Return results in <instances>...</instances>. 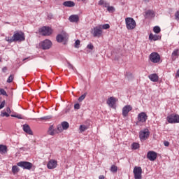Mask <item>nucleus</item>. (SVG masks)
<instances>
[{"mask_svg": "<svg viewBox=\"0 0 179 179\" xmlns=\"http://www.w3.org/2000/svg\"><path fill=\"white\" fill-rule=\"evenodd\" d=\"M5 40L8 41L9 44H10V43H15V41H24V34L22 31H15L11 38L6 36Z\"/></svg>", "mask_w": 179, "mask_h": 179, "instance_id": "1", "label": "nucleus"}, {"mask_svg": "<svg viewBox=\"0 0 179 179\" xmlns=\"http://www.w3.org/2000/svg\"><path fill=\"white\" fill-rule=\"evenodd\" d=\"M125 23L127 30H134L136 27V22L132 17H126Z\"/></svg>", "mask_w": 179, "mask_h": 179, "instance_id": "2", "label": "nucleus"}, {"mask_svg": "<svg viewBox=\"0 0 179 179\" xmlns=\"http://www.w3.org/2000/svg\"><path fill=\"white\" fill-rule=\"evenodd\" d=\"M150 135V131H149V129H144L143 130H141L139 131L140 141L141 142H143L147 139H149Z\"/></svg>", "mask_w": 179, "mask_h": 179, "instance_id": "3", "label": "nucleus"}, {"mask_svg": "<svg viewBox=\"0 0 179 179\" xmlns=\"http://www.w3.org/2000/svg\"><path fill=\"white\" fill-rule=\"evenodd\" d=\"M93 37H97L100 38L101 35L103 34V30L101 29V27H95L92 29L91 31Z\"/></svg>", "mask_w": 179, "mask_h": 179, "instance_id": "4", "label": "nucleus"}, {"mask_svg": "<svg viewBox=\"0 0 179 179\" xmlns=\"http://www.w3.org/2000/svg\"><path fill=\"white\" fill-rule=\"evenodd\" d=\"M17 166H18V167L24 169V170H31V168L33 167V164L29 162H20L17 164Z\"/></svg>", "mask_w": 179, "mask_h": 179, "instance_id": "5", "label": "nucleus"}, {"mask_svg": "<svg viewBox=\"0 0 179 179\" xmlns=\"http://www.w3.org/2000/svg\"><path fill=\"white\" fill-rule=\"evenodd\" d=\"M149 58L151 62H153V64H157L158 62H160V55L156 52H152L150 55Z\"/></svg>", "mask_w": 179, "mask_h": 179, "instance_id": "6", "label": "nucleus"}, {"mask_svg": "<svg viewBox=\"0 0 179 179\" xmlns=\"http://www.w3.org/2000/svg\"><path fill=\"white\" fill-rule=\"evenodd\" d=\"M135 179H142V168L140 166H135L133 170Z\"/></svg>", "mask_w": 179, "mask_h": 179, "instance_id": "7", "label": "nucleus"}, {"mask_svg": "<svg viewBox=\"0 0 179 179\" xmlns=\"http://www.w3.org/2000/svg\"><path fill=\"white\" fill-rule=\"evenodd\" d=\"M168 122L169 124H178L179 122V115L172 114L167 117Z\"/></svg>", "mask_w": 179, "mask_h": 179, "instance_id": "8", "label": "nucleus"}, {"mask_svg": "<svg viewBox=\"0 0 179 179\" xmlns=\"http://www.w3.org/2000/svg\"><path fill=\"white\" fill-rule=\"evenodd\" d=\"M40 45L42 50H50V48H51V45H52V43L51 42V41L46 39L42 41L40 43Z\"/></svg>", "mask_w": 179, "mask_h": 179, "instance_id": "9", "label": "nucleus"}, {"mask_svg": "<svg viewBox=\"0 0 179 179\" xmlns=\"http://www.w3.org/2000/svg\"><path fill=\"white\" fill-rule=\"evenodd\" d=\"M42 36H50L52 34V29L48 27H43L39 29Z\"/></svg>", "mask_w": 179, "mask_h": 179, "instance_id": "10", "label": "nucleus"}, {"mask_svg": "<svg viewBox=\"0 0 179 179\" xmlns=\"http://www.w3.org/2000/svg\"><path fill=\"white\" fill-rule=\"evenodd\" d=\"M148 120V115L145 112H141L138 115V121L139 122H146Z\"/></svg>", "mask_w": 179, "mask_h": 179, "instance_id": "11", "label": "nucleus"}, {"mask_svg": "<svg viewBox=\"0 0 179 179\" xmlns=\"http://www.w3.org/2000/svg\"><path fill=\"white\" fill-rule=\"evenodd\" d=\"M57 166H58V162L55 159H50L47 164V167L49 170L56 169Z\"/></svg>", "mask_w": 179, "mask_h": 179, "instance_id": "12", "label": "nucleus"}, {"mask_svg": "<svg viewBox=\"0 0 179 179\" xmlns=\"http://www.w3.org/2000/svg\"><path fill=\"white\" fill-rule=\"evenodd\" d=\"M147 158L150 160V162H155L157 158V153L155 151H149L147 154Z\"/></svg>", "mask_w": 179, "mask_h": 179, "instance_id": "13", "label": "nucleus"}, {"mask_svg": "<svg viewBox=\"0 0 179 179\" xmlns=\"http://www.w3.org/2000/svg\"><path fill=\"white\" fill-rule=\"evenodd\" d=\"M129 111H132V106L131 105H127L122 108V115L123 117H127Z\"/></svg>", "mask_w": 179, "mask_h": 179, "instance_id": "14", "label": "nucleus"}, {"mask_svg": "<svg viewBox=\"0 0 179 179\" xmlns=\"http://www.w3.org/2000/svg\"><path fill=\"white\" fill-rule=\"evenodd\" d=\"M56 40L57 43H64V44H66V36L62 34H59L56 37Z\"/></svg>", "mask_w": 179, "mask_h": 179, "instance_id": "15", "label": "nucleus"}, {"mask_svg": "<svg viewBox=\"0 0 179 179\" xmlns=\"http://www.w3.org/2000/svg\"><path fill=\"white\" fill-rule=\"evenodd\" d=\"M22 129L24 132H26V134H28V135H33V131H31V129H30V126H29V124H24L22 126Z\"/></svg>", "mask_w": 179, "mask_h": 179, "instance_id": "16", "label": "nucleus"}, {"mask_svg": "<svg viewBox=\"0 0 179 179\" xmlns=\"http://www.w3.org/2000/svg\"><path fill=\"white\" fill-rule=\"evenodd\" d=\"M69 22H71V23H78V22H79V15H71L69 17Z\"/></svg>", "mask_w": 179, "mask_h": 179, "instance_id": "17", "label": "nucleus"}, {"mask_svg": "<svg viewBox=\"0 0 179 179\" xmlns=\"http://www.w3.org/2000/svg\"><path fill=\"white\" fill-rule=\"evenodd\" d=\"M48 135H51V136H54V135L58 134V131H57V129H54V125H51L48 130Z\"/></svg>", "mask_w": 179, "mask_h": 179, "instance_id": "18", "label": "nucleus"}, {"mask_svg": "<svg viewBox=\"0 0 179 179\" xmlns=\"http://www.w3.org/2000/svg\"><path fill=\"white\" fill-rule=\"evenodd\" d=\"M145 18L150 19V17H155V12L152 10H148L145 12Z\"/></svg>", "mask_w": 179, "mask_h": 179, "instance_id": "19", "label": "nucleus"}, {"mask_svg": "<svg viewBox=\"0 0 179 179\" xmlns=\"http://www.w3.org/2000/svg\"><path fill=\"white\" fill-rule=\"evenodd\" d=\"M148 78L151 82H157L159 80V76H157L156 73L149 75Z\"/></svg>", "mask_w": 179, "mask_h": 179, "instance_id": "20", "label": "nucleus"}, {"mask_svg": "<svg viewBox=\"0 0 179 179\" xmlns=\"http://www.w3.org/2000/svg\"><path fill=\"white\" fill-rule=\"evenodd\" d=\"M106 103L108 106H109V107H114V104H115V98L114 97L108 98Z\"/></svg>", "mask_w": 179, "mask_h": 179, "instance_id": "21", "label": "nucleus"}, {"mask_svg": "<svg viewBox=\"0 0 179 179\" xmlns=\"http://www.w3.org/2000/svg\"><path fill=\"white\" fill-rule=\"evenodd\" d=\"M63 6L66 8H73V6H75V2L72 1H66L63 3Z\"/></svg>", "mask_w": 179, "mask_h": 179, "instance_id": "22", "label": "nucleus"}, {"mask_svg": "<svg viewBox=\"0 0 179 179\" xmlns=\"http://www.w3.org/2000/svg\"><path fill=\"white\" fill-rule=\"evenodd\" d=\"M179 55V50L178 49H176L173 50L171 55L172 61H176L177 59V57Z\"/></svg>", "mask_w": 179, "mask_h": 179, "instance_id": "23", "label": "nucleus"}, {"mask_svg": "<svg viewBox=\"0 0 179 179\" xmlns=\"http://www.w3.org/2000/svg\"><path fill=\"white\" fill-rule=\"evenodd\" d=\"M0 153L1 155H5V153H8V147L2 144L0 145Z\"/></svg>", "mask_w": 179, "mask_h": 179, "instance_id": "24", "label": "nucleus"}, {"mask_svg": "<svg viewBox=\"0 0 179 179\" xmlns=\"http://www.w3.org/2000/svg\"><path fill=\"white\" fill-rule=\"evenodd\" d=\"M98 5H100L101 6H103V8H108L110 5V3H108L104 0H100L98 3Z\"/></svg>", "mask_w": 179, "mask_h": 179, "instance_id": "25", "label": "nucleus"}, {"mask_svg": "<svg viewBox=\"0 0 179 179\" xmlns=\"http://www.w3.org/2000/svg\"><path fill=\"white\" fill-rule=\"evenodd\" d=\"M150 40H153V41H157V40H160V36L154 35L153 34H150L149 35Z\"/></svg>", "mask_w": 179, "mask_h": 179, "instance_id": "26", "label": "nucleus"}, {"mask_svg": "<svg viewBox=\"0 0 179 179\" xmlns=\"http://www.w3.org/2000/svg\"><path fill=\"white\" fill-rule=\"evenodd\" d=\"M61 124L63 129L64 130H66L69 128V123H68V122H62Z\"/></svg>", "mask_w": 179, "mask_h": 179, "instance_id": "27", "label": "nucleus"}, {"mask_svg": "<svg viewBox=\"0 0 179 179\" xmlns=\"http://www.w3.org/2000/svg\"><path fill=\"white\" fill-rule=\"evenodd\" d=\"M64 128L62 127V124L57 125V128L56 129V131H57V134H61L62 131H64Z\"/></svg>", "mask_w": 179, "mask_h": 179, "instance_id": "28", "label": "nucleus"}, {"mask_svg": "<svg viewBox=\"0 0 179 179\" xmlns=\"http://www.w3.org/2000/svg\"><path fill=\"white\" fill-rule=\"evenodd\" d=\"M20 169H19V167L17 166H13L12 167V172L15 174V173H19Z\"/></svg>", "mask_w": 179, "mask_h": 179, "instance_id": "29", "label": "nucleus"}, {"mask_svg": "<svg viewBox=\"0 0 179 179\" xmlns=\"http://www.w3.org/2000/svg\"><path fill=\"white\" fill-rule=\"evenodd\" d=\"M111 173H117L118 171V168L115 165H112L110 167Z\"/></svg>", "mask_w": 179, "mask_h": 179, "instance_id": "30", "label": "nucleus"}, {"mask_svg": "<svg viewBox=\"0 0 179 179\" xmlns=\"http://www.w3.org/2000/svg\"><path fill=\"white\" fill-rule=\"evenodd\" d=\"M131 146H132V149H134V150H136V149H139V148H140V145L138 143H133Z\"/></svg>", "mask_w": 179, "mask_h": 179, "instance_id": "31", "label": "nucleus"}, {"mask_svg": "<svg viewBox=\"0 0 179 179\" xmlns=\"http://www.w3.org/2000/svg\"><path fill=\"white\" fill-rule=\"evenodd\" d=\"M154 33H156L157 34H159V33L161 31L162 29H160V27L155 26L153 29Z\"/></svg>", "mask_w": 179, "mask_h": 179, "instance_id": "32", "label": "nucleus"}, {"mask_svg": "<svg viewBox=\"0 0 179 179\" xmlns=\"http://www.w3.org/2000/svg\"><path fill=\"white\" fill-rule=\"evenodd\" d=\"M79 129L80 132H85V131L87 129V127L85 125H80Z\"/></svg>", "mask_w": 179, "mask_h": 179, "instance_id": "33", "label": "nucleus"}, {"mask_svg": "<svg viewBox=\"0 0 179 179\" xmlns=\"http://www.w3.org/2000/svg\"><path fill=\"white\" fill-rule=\"evenodd\" d=\"M107 10L108 12H115V8H114V6H110L109 5L108 6Z\"/></svg>", "mask_w": 179, "mask_h": 179, "instance_id": "34", "label": "nucleus"}, {"mask_svg": "<svg viewBox=\"0 0 179 179\" xmlns=\"http://www.w3.org/2000/svg\"><path fill=\"white\" fill-rule=\"evenodd\" d=\"M1 94V96H8V94L6 93V91H5V90L1 88L0 89V95Z\"/></svg>", "mask_w": 179, "mask_h": 179, "instance_id": "35", "label": "nucleus"}, {"mask_svg": "<svg viewBox=\"0 0 179 179\" xmlns=\"http://www.w3.org/2000/svg\"><path fill=\"white\" fill-rule=\"evenodd\" d=\"M86 94L87 93H85L84 94L81 95L79 98H78V101L82 102L83 101L84 99H86Z\"/></svg>", "mask_w": 179, "mask_h": 179, "instance_id": "36", "label": "nucleus"}, {"mask_svg": "<svg viewBox=\"0 0 179 179\" xmlns=\"http://www.w3.org/2000/svg\"><path fill=\"white\" fill-rule=\"evenodd\" d=\"M10 116L14 117L15 118H18V120H23L22 115H10Z\"/></svg>", "mask_w": 179, "mask_h": 179, "instance_id": "37", "label": "nucleus"}, {"mask_svg": "<svg viewBox=\"0 0 179 179\" xmlns=\"http://www.w3.org/2000/svg\"><path fill=\"white\" fill-rule=\"evenodd\" d=\"M8 83H12L13 82V75H10L8 80H7Z\"/></svg>", "mask_w": 179, "mask_h": 179, "instance_id": "38", "label": "nucleus"}, {"mask_svg": "<svg viewBox=\"0 0 179 179\" xmlns=\"http://www.w3.org/2000/svg\"><path fill=\"white\" fill-rule=\"evenodd\" d=\"M1 117H9L10 115L8 113V112H1Z\"/></svg>", "mask_w": 179, "mask_h": 179, "instance_id": "39", "label": "nucleus"}, {"mask_svg": "<svg viewBox=\"0 0 179 179\" xmlns=\"http://www.w3.org/2000/svg\"><path fill=\"white\" fill-rule=\"evenodd\" d=\"M110 27V24H104L103 25H102V29H103V30H107V29H108Z\"/></svg>", "mask_w": 179, "mask_h": 179, "instance_id": "40", "label": "nucleus"}, {"mask_svg": "<svg viewBox=\"0 0 179 179\" xmlns=\"http://www.w3.org/2000/svg\"><path fill=\"white\" fill-rule=\"evenodd\" d=\"M50 118H51V116H44L39 118V120H43L45 121H47V120H50Z\"/></svg>", "mask_w": 179, "mask_h": 179, "instance_id": "41", "label": "nucleus"}, {"mask_svg": "<svg viewBox=\"0 0 179 179\" xmlns=\"http://www.w3.org/2000/svg\"><path fill=\"white\" fill-rule=\"evenodd\" d=\"M68 68L69 69H72L73 71H75V67H73V66L71 63H68Z\"/></svg>", "mask_w": 179, "mask_h": 179, "instance_id": "42", "label": "nucleus"}, {"mask_svg": "<svg viewBox=\"0 0 179 179\" xmlns=\"http://www.w3.org/2000/svg\"><path fill=\"white\" fill-rule=\"evenodd\" d=\"M74 108H75V110H79L80 108V104H79V103H76L75 105H74Z\"/></svg>", "mask_w": 179, "mask_h": 179, "instance_id": "43", "label": "nucleus"}, {"mask_svg": "<svg viewBox=\"0 0 179 179\" xmlns=\"http://www.w3.org/2000/svg\"><path fill=\"white\" fill-rule=\"evenodd\" d=\"M175 19H176V20H179V11H177L175 13Z\"/></svg>", "mask_w": 179, "mask_h": 179, "instance_id": "44", "label": "nucleus"}, {"mask_svg": "<svg viewBox=\"0 0 179 179\" xmlns=\"http://www.w3.org/2000/svg\"><path fill=\"white\" fill-rule=\"evenodd\" d=\"M87 48H88V50H93L94 48L93 44L92 43L88 44L87 46Z\"/></svg>", "mask_w": 179, "mask_h": 179, "instance_id": "45", "label": "nucleus"}, {"mask_svg": "<svg viewBox=\"0 0 179 179\" xmlns=\"http://www.w3.org/2000/svg\"><path fill=\"white\" fill-rule=\"evenodd\" d=\"M4 107H5V101H3L0 104V110H1V108H3Z\"/></svg>", "mask_w": 179, "mask_h": 179, "instance_id": "46", "label": "nucleus"}, {"mask_svg": "<svg viewBox=\"0 0 179 179\" xmlns=\"http://www.w3.org/2000/svg\"><path fill=\"white\" fill-rule=\"evenodd\" d=\"M80 44V40H77L75 42V47H78V45H79Z\"/></svg>", "mask_w": 179, "mask_h": 179, "instance_id": "47", "label": "nucleus"}, {"mask_svg": "<svg viewBox=\"0 0 179 179\" xmlns=\"http://www.w3.org/2000/svg\"><path fill=\"white\" fill-rule=\"evenodd\" d=\"M6 71H8V69L6 67H3L2 69V72H3L5 73V72H6Z\"/></svg>", "mask_w": 179, "mask_h": 179, "instance_id": "48", "label": "nucleus"}, {"mask_svg": "<svg viewBox=\"0 0 179 179\" xmlns=\"http://www.w3.org/2000/svg\"><path fill=\"white\" fill-rule=\"evenodd\" d=\"M6 111H7V113H11L10 108L7 107V108H6Z\"/></svg>", "mask_w": 179, "mask_h": 179, "instance_id": "49", "label": "nucleus"}, {"mask_svg": "<svg viewBox=\"0 0 179 179\" xmlns=\"http://www.w3.org/2000/svg\"><path fill=\"white\" fill-rule=\"evenodd\" d=\"M170 143L168 141L164 142V146H169Z\"/></svg>", "mask_w": 179, "mask_h": 179, "instance_id": "50", "label": "nucleus"}, {"mask_svg": "<svg viewBox=\"0 0 179 179\" xmlns=\"http://www.w3.org/2000/svg\"><path fill=\"white\" fill-rule=\"evenodd\" d=\"M99 179H104L105 177H104V176L101 175V176H99Z\"/></svg>", "mask_w": 179, "mask_h": 179, "instance_id": "51", "label": "nucleus"}, {"mask_svg": "<svg viewBox=\"0 0 179 179\" xmlns=\"http://www.w3.org/2000/svg\"><path fill=\"white\" fill-rule=\"evenodd\" d=\"M48 17H50V19H52V15H49L48 16Z\"/></svg>", "mask_w": 179, "mask_h": 179, "instance_id": "52", "label": "nucleus"}, {"mask_svg": "<svg viewBox=\"0 0 179 179\" xmlns=\"http://www.w3.org/2000/svg\"><path fill=\"white\" fill-rule=\"evenodd\" d=\"M176 76H178V78H179V70L177 71Z\"/></svg>", "mask_w": 179, "mask_h": 179, "instance_id": "53", "label": "nucleus"}, {"mask_svg": "<svg viewBox=\"0 0 179 179\" xmlns=\"http://www.w3.org/2000/svg\"><path fill=\"white\" fill-rule=\"evenodd\" d=\"M145 2H149V0H144Z\"/></svg>", "mask_w": 179, "mask_h": 179, "instance_id": "54", "label": "nucleus"}, {"mask_svg": "<svg viewBox=\"0 0 179 179\" xmlns=\"http://www.w3.org/2000/svg\"><path fill=\"white\" fill-rule=\"evenodd\" d=\"M1 59H0V62H1Z\"/></svg>", "mask_w": 179, "mask_h": 179, "instance_id": "55", "label": "nucleus"}, {"mask_svg": "<svg viewBox=\"0 0 179 179\" xmlns=\"http://www.w3.org/2000/svg\"><path fill=\"white\" fill-rule=\"evenodd\" d=\"M82 1H85V0H82Z\"/></svg>", "mask_w": 179, "mask_h": 179, "instance_id": "56", "label": "nucleus"}, {"mask_svg": "<svg viewBox=\"0 0 179 179\" xmlns=\"http://www.w3.org/2000/svg\"><path fill=\"white\" fill-rule=\"evenodd\" d=\"M0 101H1V98H0Z\"/></svg>", "mask_w": 179, "mask_h": 179, "instance_id": "57", "label": "nucleus"}]
</instances>
